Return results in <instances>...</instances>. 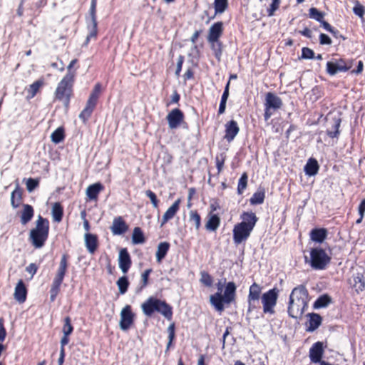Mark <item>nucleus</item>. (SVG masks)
<instances>
[{"label":"nucleus","instance_id":"34","mask_svg":"<svg viewBox=\"0 0 365 365\" xmlns=\"http://www.w3.org/2000/svg\"><path fill=\"white\" fill-rule=\"evenodd\" d=\"M319 170V165L317 162V160L314 158H310L304 168V170L307 175L309 176H314L317 174L318 171Z\"/></svg>","mask_w":365,"mask_h":365},{"label":"nucleus","instance_id":"35","mask_svg":"<svg viewBox=\"0 0 365 365\" xmlns=\"http://www.w3.org/2000/svg\"><path fill=\"white\" fill-rule=\"evenodd\" d=\"M309 235L312 241L322 243L327 237V230L325 228H314L311 230Z\"/></svg>","mask_w":365,"mask_h":365},{"label":"nucleus","instance_id":"17","mask_svg":"<svg viewBox=\"0 0 365 365\" xmlns=\"http://www.w3.org/2000/svg\"><path fill=\"white\" fill-rule=\"evenodd\" d=\"M134 314L132 312L131 307L126 305L121 311L120 326L123 330H126L133 324Z\"/></svg>","mask_w":365,"mask_h":365},{"label":"nucleus","instance_id":"25","mask_svg":"<svg viewBox=\"0 0 365 365\" xmlns=\"http://www.w3.org/2000/svg\"><path fill=\"white\" fill-rule=\"evenodd\" d=\"M181 198H178L173 205L166 210L162 217L161 226L167 223L170 220L173 219L180 210L181 204Z\"/></svg>","mask_w":365,"mask_h":365},{"label":"nucleus","instance_id":"3","mask_svg":"<svg viewBox=\"0 0 365 365\" xmlns=\"http://www.w3.org/2000/svg\"><path fill=\"white\" fill-rule=\"evenodd\" d=\"M141 309L143 314L151 317L155 312L162 314L168 320L173 319V307L165 300H161L154 297H149L142 304Z\"/></svg>","mask_w":365,"mask_h":365},{"label":"nucleus","instance_id":"15","mask_svg":"<svg viewBox=\"0 0 365 365\" xmlns=\"http://www.w3.org/2000/svg\"><path fill=\"white\" fill-rule=\"evenodd\" d=\"M325 12L319 10L316 7H311L308 10L307 16L309 19H314L316 21L319 22L320 24V26L323 27L326 31L330 33H333V28L327 21H325Z\"/></svg>","mask_w":365,"mask_h":365},{"label":"nucleus","instance_id":"1","mask_svg":"<svg viewBox=\"0 0 365 365\" xmlns=\"http://www.w3.org/2000/svg\"><path fill=\"white\" fill-rule=\"evenodd\" d=\"M309 294L304 285L294 287L289 299L287 312L290 317L297 319L302 317L308 308Z\"/></svg>","mask_w":365,"mask_h":365},{"label":"nucleus","instance_id":"13","mask_svg":"<svg viewBox=\"0 0 365 365\" xmlns=\"http://www.w3.org/2000/svg\"><path fill=\"white\" fill-rule=\"evenodd\" d=\"M97 0H91L89 9L91 24H88L89 33L84 42V46H88L91 38L96 39L98 35V22L96 17Z\"/></svg>","mask_w":365,"mask_h":365},{"label":"nucleus","instance_id":"37","mask_svg":"<svg viewBox=\"0 0 365 365\" xmlns=\"http://www.w3.org/2000/svg\"><path fill=\"white\" fill-rule=\"evenodd\" d=\"M265 198V190L264 188L259 187L254 192L252 196L250 199V202L252 205H261L264 202Z\"/></svg>","mask_w":365,"mask_h":365},{"label":"nucleus","instance_id":"59","mask_svg":"<svg viewBox=\"0 0 365 365\" xmlns=\"http://www.w3.org/2000/svg\"><path fill=\"white\" fill-rule=\"evenodd\" d=\"M38 266L35 263H31L26 267V271L31 274V278L37 272Z\"/></svg>","mask_w":365,"mask_h":365},{"label":"nucleus","instance_id":"40","mask_svg":"<svg viewBox=\"0 0 365 365\" xmlns=\"http://www.w3.org/2000/svg\"><path fill=\"white\" fill-rule=\"evenodd\" d=\"M132 242L135 245L143 244L145 242V237L140 227H136L133 229Z\"/></svg>","mask_w":365,"mask_h":365},{"label":"nucleus","instance_id":"18","mask_svg":"<svg viewBox=\"0 0 365 365\" xmlns=\"http://www.w3.org/2000/svg\"><path fill=\"white\" fill-rule=\"evenodd\" d=\"M324 344L322 341H317L312 344L311 348L309 349V359L311 362L317 364L323 361L322 360L323 354H324Z\"/></svg>","mask_w":365,"mask_h":365},{"label":"nucleus","instance_id":"6","mask_svg":"<svg viewBox=\"0 0 365 365\" xmlns=\"http://www.w3.org/2000/svg\"><path fill=\"white\" fill-rule=\"evenodd\" d=\"M76 81L73 77L63 76L58 82L53 93V101L61 102L66 108H68L73 96V86Z\"/></svg>","mask_w":365,"mask_h":365},{"label":"nucleus","instance_id":"11","mask_svg":"<svg viewBox=\"0 0 365 365\" xmlns=\"http://www.w3.org/2000/svg\"><path fill=\"white\" fill-rule=\"evenodd\" d=\"M282 100L275 93L272 92L267 93L264 101V120H268L276 110L282 108Z\"/></svg>","mask_w":365,"mask_h":365},{"label":"nucleus","instance_id":"9","mask_svg":"<svg viewBox=\"0 0 365 365\" xmlns=\"http://www.w3.org/2000/svg\"><path fill=\"white\" fill-rule=\"evenodd\" d=\"M102 91V85L101 83L95 84L89 97L86 101L85 108L79 114V118L83 123H86L88 119L91 117V115L96 108L99 98Z\"/></svg>","mask_w":365,"mask_h":365},{"label":"nucleus","instance_id":"62","mask_svg":"<svg viewBox=\"0 0 365 365\" xmlns=\"http://www.w3.org/2000/svg\"><path fill=\"white\" fill-rule=\"evenodd\" d=\"M6 336V330L4 326V322L0 324V342H3Z\"/></svg>","mask_w":365,"mask_h":365},{"label":"nucleus","instance_id":"2","mask_svg":"<svg viewBox=\"0 0 365 365\" xmlns=\"http://www.w3.org/2000/svg\"><path fill=\"white\" fill-rule=\"evenodd\" d=\"M240 219L242 221L235 224L232 230V239L236 245L245 243L248 240L258 221L256 214L252 211L243 212Z\"/></svg>","mask_w":365,"mask_h":365},{"label":"nucleus","instance_id":"12","mask_svg":"<svg viewBox=\"0 0 365 365\" xmlns=\"http://www.w3.org/2000/svg\"><path fill=\"white\" fill-rule=\"evenodd\" d=\"M279 292V289L274 287L262 294L261 301L264 314H274L275 313L274 307L277 303Z\"/></svg>","mask_w":365,"mask_h":365},{"label":"nucleus","instance_id":"20","mask_svg":"<svg viewBox=\"0 0 365 365\" xmlns=\"http://www.w3.org/2000/svg\"><path fill=\"white\" fill-rule=\"evenodd\" d=\"M118 264L120 269L124 274H126L130 269L132 265V260L127 248H123L120 250Z\"/></svg>","mask_w":365,"mask_h":365},{"label":"nucleus","instance_id":"39","mask_svg":"<svg viewBox=\"0 0 365 365\" xmlns=\"http://www.w3.org/2000/svg\"><path fill=\"white\" fill-rule=\"evenodd\" d=\"M66 137L65 129L63 127H58L51 135V141L58 144L63 141Z\"/></svg>","mask_w":365,"mask_h":365},{"label":"nucleus","instance_id":"23","mask_svg":"<svg viewBox=\"0 0 365 365\" xmlns=\"http://www.w3.org/2000/svg\"><path fill=\"white\" fill-rule=\"evenodd\" d=\"M27 294L28 289L25 283L22 279H19L15 287L14 293V299L20 304L24 303L26 300Z\"/></svg>","mask_w":365,"mask_h":365},{"label":"nucleus","instance_id":"60","mask_svg":"<svg viewBox=\"0 0 365 365\" xmlns=\"http://www.w3.org/2000/svg\"><path fill=\"white\" fill-rule=\"evenodd\" d=\"M319 42L322 45H329L331 43V40L327 34H321L319 35Z\"/></svg>","mask_w":365,"mask_h":365},{"label":"nucleus","instance_id":"47","mask_svg":"<svg viewBox=\"0 0 365 365\" xmlns=\"http://www.w3.org/2000/svg\"><path fill=\"white\" fill-rule=\"evenodd\" d=\"M226 159H227V155L225 152L221 153L216 155L215 163H216V167L217 169L218 174H220L222 171L223 168H224V164H225Z\"/></svg>","mask_w":365,"mask_h":365},{"label":"nucleus","instance_id":"44","mask_svg":"<svg viewBox=\"0 0 365 365\" xmlns=\"http://www.w3.org/2000/svg\"><path fill=\"white\" fill-rule=\"evenodd\" d=\"M190 222L195 225V230H199L201 227V217L197 210H191L189 213Z\"/></svg>","mask_w":365,"mask_h":365},{"label":"nucleus","instance_id":"51","mask_svg":"<svg viewBox=\"0 0 365 365\" xmlns=\"http://www.w3.org/2000/svg\"><path fill=\"white\" fill-rule=\"evenodd\" d=\"M341 70H342V67L338 66V64L336 63L329 61L327 63V73L331 76L336 74L337 73V71H341Z\"/></svg>","mask_w":365,"mask_h":365},{"label":"nucleus","instance_id":"53","mask_svg":"<svg viewBox=\"0 0 365 365\" xmlns=\"http://www.w3.org/2000/svg\"><path fill=\"white\" fill-rule=\"evenodd\" d=\"M200 274V282L206 287H211L212 284V277L211 275L205 271L202 272Z\"/></svg>","mask_w":365,"mask_h":365},{"label":"nucleus","instance_id":"63","mask_svg":"<svg viewBox=\"0 0 365 365\" xmlns=\"http://www.w3.org/2000/svg\"><path fill=\"white\" fill-rule=\"evenodd\" d=\"M69 336L70 335H66V334L63 335V336L61 339V341H60L61 349H65V346L69 343V341H70Z\"/></svg>","mask_w":365,"mask_h":365},{"label":"nucleus","instance_id":"52","mask_svg":"<svg viewBox=\"0 0 365 365\" xmlns=\"http://www.w3.org/2000/svg\"><path fill=\"white\" fill-rule=\"evenodd\" d=\"M26 189L31 192L39 185V180L38 178H30L26 182Z\"/></svg>","mask_w":365,"mask_h":365},{"label":"nucleus","instance_id":"31","mask_svg":"<svg viewBox=\"0 0 365 365\" xmlns=\"http://www.w3.org/2000/svg\"><path fill=\"white\" fill-rule=\"evenodd\" d=\"M23 189L17 183L16 188L11 194V205L13 208H18L23 202Z\"/></svg>","mask_w":365,"mask_h":365},{"label":"nucleus","instance_id":"4","mask_svg":"<svg viewBox=\"0 0 365 365\" xmlns=\"http://www.w3.org/2000/svg\"><path fill=\"white\" fill-rule=\"evenodd\" d=\"M50 222L47 218L38 215L35 222V227L30 230L29 240L36 248L44 246L48 238Z\"/></svg>","mask_w":365,"mask_h":365},{"label":"nucleus","instance_id":"21","mask_svg":"<svg viewBox=\"0 0 365 365\" xmlns=\"http://www.w3.org/2000/svg\"><path fill=\"white\" fill-rule=\"evenodd\" d=\"M128 230V225L121 216L115 217L113 219L110 230L114 235L124 234Z\"/></svg>","mask_w":365,"mask_h":365},{"label":"nucleus","instance_id":"56","mask_svg":"<svg viewBox=\"0 0 365 365\" xmlns=\"http://www.w3.org/2000/svg\"><path fill=\"white\" fill-rule=\"evenodd\" d=\"M358 212L359 214V218L356 221L357 224H359L361 222L364 213H365V199L362 200L359 205L358 207Z\"/></svg>","mask_w":365,"mask_h":365},{"label":"nucleus","instance_id":"28","mask_svg":"<svg viewBox=\"0 0 365 365\" xmlns=\"http://www.w3.org/2000/svg\"><path fill=\"white\" fill-rule=\"evenodd\" d=\"M85 244L88 251L94 254L98 247V238L96 235L87 232L85 234Z\"/></svg>","mask_w":365,"mask_h":365},{"label":"nucleus","instance_id":"45","mask_svg":"<svg viewBox=\"0 0 365 365\" xmlns=\"http://www.w3.org/2000/svg\"><path fill=\"white\" fill-rule=\"evenodd\" d=\"M228 7V0H215L214 8L215 14L223 13Z\"/></svg>","mask_w":365,"mask_h":365},{"label":"nucleus","instance_id":"5","mask_svg":"<svg viewBox=\"0 0 365 365\" xmlns=\"http://www.w3.org/2000/svg\"><path fill=\"white\" fill-rule=\"evenodd\" d=\"M237 287L234 282L227 283L223 294L217 292L210 297V302L215 310L222 312L225 309V304L229 305L236 300Z\"/></svg>","mask_w":365,"mask_h":365},{"label":"nucleus","instance_id":"10","mask_svg":"<svg viewBox=\"0 0 365 365\" xmlns=\"http://www.w3.org/2000/svg\"><path fill=\"white\" fill-rule=\"evenodd\" d=\"M331 257L321 247L312 248L310 250V266L316 270L324 269L330 263Z\"/></svg>","mask_w":365,"mask_h":365},{"label":"nucleus","instance_id":"55","mask_svg":"<svg viewBox=\"0 0 365 365\" xmlns=\"http://www.w3.org/2000/svg\"><path fill=\"white\" fill-rule=\"evenodd\" d=\"M280 0H272L269 7L267 9L268 16L274 15V12L279 8Z\"/></svg>","mask_w":365,"mask_h":365},{"label":"nucleus","instance_id":"32","mask_svg":"<svg viewBox=\"0 0 365 365\" xmlns=\"http://www.w3.org/2000/svg\"><path fill=\"white\" fill-rule=\"evenodd\" d=\"M64 210L63 207L60 202L53 203L51 207V215L54 222L59 223L62 221L63 217Z\"/></svg>","mask_w":365,"mask_h":365},{"label":"nucleus","instance_id":"22","mask_svg":"<svg viewBox=\"0 0 365 365\" xmlns=\"http://www.w3.org/2000/svg\"><path fill=\"white\" fill-rule=\"evenodd\" d=\"M104 188L103 185L99 182L90 185L86 191L87 201L97 202L100 192H102Z\"/></svg>","mask_w":365,"mask_h":365},{"label":"nucleus","instance_id":"24","mask_svg":"<svg viewBox=\"0 0 365 365\" xmlns=\"http://www.w3.org/2000/svg\"><path fill=\"white\" fill-rule=\"evenodd\" d=\"M349 283L357 293L363 291L365 288V281L361 272L354 273L352 277L349 279Z\"/></svg>","mask_w":365,"mask_h":365},{"label":"nucleus","instance_id":"38","mask_svg":"<svg viewBox=\"0 0 365 365\" xmlns=\"http://www.w3.org/2000/svg\"><path fill=\"white\" fill-rule=\"evenodd\" d=\"M331 302V298L327 294L319 296L313 304L314 309L327 307Z\"/></svg>","mask_w":365,"mask_h":365},{"label":"nucleus","instance_id":"49","mask_svg":"<svg viewBox=\"0 0 365 365\" xmlns=\"http://www.w3.org/2000/svg\"><path fill=\"white\" fill-rule=\"evenodd\" d=\"M78 63V59H73L67 66V73L64 76L73 77V81H76V69H73V66Z\"/></svg>","mask_w":365,"mask_h":365},{"label":"nucleus","instance_id":"26","mask_svg":"<svg viewBox=\"0 0 365 365\" xmlns=\"http://www.w3.org/2000/svg\"><path fill=\"white\" fill-rule=\"evenodd\" d=\"M307 317L309 318L306 323L307 331L312 332L322 324V317L319 314L309 313Z\"/></svg>","mask_w":365,"mask_h":365},{"label":"nucleus","instance_id":"33","mask_svg":"<svg viewBox=\"0 0 365 365\" xmlns=\"http://www.w3.org/2000/svg\"><path fill=\"white\" fill-rule=\"evenodd\" d=\"M44 84L45 81L43 77L31 83L27 89V98H34Z\"/></svg>","mask_w":365,"mask_h":365},{"label":"nucleus","instance_id":"48","mask_svg":"<svg viewBox=\"0 0 365 365\" xmlns=\"http://www.w3.org/2000/svg\"><path fill=\"white\" fill-rule=\"evenodd\" d=\"M62 331L63 334L66 335H71L73 331V327L71 324V319L68 316L64 318Z\"/></svg>","mask_w":365,"mask_h":365},{"label":"nucleus","instance_id":"43","mask_svg":"<svg viewBox=\"0 0 365 365\" xmlns=\"http://www.w3.org/2000/svg\"><path fill=\"white\" fill-rule=\"evenodd\" d=\"M248 175L246 172L243 173L238 180L237 194L242 195L247 187Z\"/></svg>","mask_w":365,"mask_h":365},{"label":"nucleus","instance_id":"57","mask_svg":"<svg viewBox=\"0 0 365 365\" xmlns=\"http://www.w3.org/2000/svg\"><path fill=\"white\" fill-rule=\"evenodd\" d=\"M184 61L185 57L182 55H180L178 58L177 66L175 70V75L177 77H179L180 75Z\"/></svg>","mask_w":365,"mask_h":365},{"label":"nucleus","instance_id":"50","mask_svg":"<svg viewBox=\"0 0 365 365\" xmlns=\"http://www.w3.org/2000/svg\"><path fill=\"white\" fill-rule=\"evenodd\" d=\"M145 195L150 200V202L154 208H158L160 200L157 197L156 194L151 190H147L145 191Z\"/></svg>","mask_w":365,"mask_h":365},{"label":"nucleus","instance_id":"30","mask_svg":"<svg viewBox=\"0 0 365 365\" xmlns=\"http://www.w3.org/2000/svg\"><path fill=\"white\" fill-rule=\"evenodd\" d=\"M23 209L20 212L21 223L24 225L28 224L34 217V209L29 204H23Z\"/></svg>","mask_w":365,"mask_h":365},{"label":"nucleus","instance_id":"64","mask_svg":"<svg viewBox=\"0 0 365 365\" xmlns=\"http://www.w3.org/2000/svg\"><path fill=\"white\" fill-rule=\"evenodd\" d=\"M299 33L301 35H302V36H305L307 38H312V31L309 28H307V27H306L303 30L299 31Z\"/></svg>","mask_w":365,"mask_h":365},{"label":"nucleus","instance_id":"42","mask_svg":"<svg viewBox=\"0 0 365 365\" xmlns=\"http://www.w3.org/2000/svg\"><path fill=\"white\" fill-rule=\"evenodd\" d=\"M118 290L120 294H124L127 292L130 282L126 276L120 277L116 282Z\"/></svg>","mask_w":365,"mask_h":365},{"label":"nucleus","instance_id":"41","mask_svg":"<svg viewBox=\"0 0 365 365\" xmlns=\"http://www.w3.org/2000/svg\"><path fill=\"white\" fill-rule=\"evenodd\" d=\"M167 332L168 334V342L166 346V351H168L170 347L173 345V343L175 340V322H172L167 329Z\"/></svg>","mask_w":365,"mask_h":365},{"label":"nucleus","instance_id":"8","mask_svg":"<svg viewBox=\"0 0 365 365\" xmlns=\"http://www.w3.org/2000/svg\"><path fill=\"white\" fill-rule=\"evenodd\" d=\"M224 26L222 21L214 23L208 31L207 41L210 44L214 55L218 60L220 59L222 53V43L220 38L223 34Z\"/></svg>","mask_w":365,"mask_h":365},{"label":"nucleus","instance_id":"7","mask_svg":"<svg viewBox=\"0 0 365 365\" xmlns=\"http://www.w3.org/2000/svg\"><path fill=\"white\" fill-rule=\"evenodd\" d=\"M70 255L63 253L61 257L59 265L49 289L50 301L53 302L61 292V287L68 272Z\"/></svg>","mask_w":365,"mask_h":365},{"label":"nucleus","instance_id":"19","mask_svg":"<svg viewBox=\"0 0 365 365\" xmlns=\"http://www.w3.org/2000/svg\"><path fill=\"white\" fill-rule=\"evenodd\" d=\"M240 132V127L238 123L235 120L227 121L225 125V139L228 143L232 142Z\"/></svg>","mask_w":365,"mask_h":365},{"label":"nucleus","instance_id":"29","mask_svg":"<svg viewBox=\"0 0 365 365\" xmlns=\"http://www.w3.org/2000/svg\"><path fill=\"white\" fill-rule=\"evenodd\" d=\"M220 217L217 214L209 212L207 215V220L205 223V229L207 231H216L220 225Z\"/></svg>","mask_w":365,"mask_h":365},{"label":"nucleus","instance_id":"16","mask_svg":"<svg viewBox=\"0 0 365 365\" xmlns=\"http://www.w3.org/2000/svg\"><path fill=\"white\" fill-rule=\"evenodd\" d=\"M166 120L169 128L170 129H175L185 123V115L180 108H174L168 113Z\"/></svg>","mask_w":365,"mask_h":365},{"label":"nucleus","instance_id":"54","mask_svg":"<svg viewBox=\"0 0 365 365\" xmlns=\"http://www.w3.org/2000/svg\"><path fill=\"white\" fill-rule=\"evenodd\" d=\"M314 58V52L312 49L308 47L302 48V55L299 57V59H313Z\"/></svg>","mask_w":365,"mask_h":365},{"label":"nucleus","instance_id":"58","mask_svg":"<svg viewBox=\"0 0 365 365\" xmlns=\"http://www.w3.org/2000/svg\"><path fill=\"white\" fill-rule=\"evenodd\" d=\"M180 100V95L178 93L177 91H175L171 96L170 102L166 104L167 106H169L171 104H178Z\"/></svg>","mask_w":365,"mask_h":365},{"label":"nucleus","instance_id":"36","mask_svg":"<svg viewBox=\"0 0 365 365\" xmlns=\"http://www.w3.org/2000/svg\"><path fill=\"white\" fill-rule=\"evenodd\" d=\"M170 247V245L168 242H161L158 244L155 254L156 261L161 263L163 259L167 255Z\"/></svg>","mask_w":365,"mask_h":365},{"label":"nucleus","instance_id":"61","mask_svg":"<svg viewBox=\"0 0 365 365\" xmlns=\"http://www.w3.org/2000/svg\"><path fill=\"white\" fill-rule=\"evenodd\" d=\"M230 85V81H228V82L227 83V84L225 86L224 92L222 95L220 101L227 102L228 97H229Z\"/></svg>","mask_w":365,"mask_h":365},{"label":"nucleus","instance_id":"46","mask_svg":"<svg viewBox=\"0 0 365 365\" xmlns=\"http://www.w3.org/2000/svg\"><path fill=\"white\" fill-rule=\"evenodd\" d=\"M153 269L151 268L145 269L140 276V282L139 289L142 290L145 288L149 284V277L152 273Z\"/></svg>","mask_w":365,"mask_h":365},{"label":"nucleus","instance_id":"27","mask_svg":"<svg viewBox=\"0 0 365 365\" xmlns=\"http://www.w3.org/2000/svg\"><path fill=\"white\" fill-rule=\"evenodd\" d=\"M327 122V134L331 138H338L339 135V128L341 124L340 118H334L331 120Z\"/></svg>","mask_w":365,"mask_h":365},{"label":"nucleus","instance_id":"14","mask_svg":"<svg viewBox=\"0 0 365 365\" xmlns=\"http://www.w3.org/2000/svg\"><path fill=\"white\" fill-rule=\"evenodd\" d=\"M262 289V287L257 282H254L250 287L249 294L247 296L248 313H250L257 309L256 303H257L261 298Z\"/></svg>","mask_w":365,"mask_h":365}]
</instances>
